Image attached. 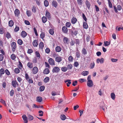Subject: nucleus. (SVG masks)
<instances>
[{"label": "nucleus", "instance_id": "e2e57ef3", "mask_svg": "<svg viewBox=\"0 0 123 123\" xmlns=\"http://www.w3.org/2000/svg\"><path fill=\"white\" fill-rule=\"evenodd\" d=\"M19 65L18 67L20 69H21V68L23 67L22 65L21 62H19Z\"/></svg>", "mask_w": 123, "mask_h": 123}, {"label": "nucleus", "instance_id": "a878e982", "mask_svg": "<svg viewBox=\"0 0 123 123\" xmlns=\"http://www.w3.org/2000/svg\"><path fill=\"white\" fill-rule=\"evenodd\" d=\"M6 36L8 39L11 37V36L10 33L8 32H6Z\"/></svg>", "mask_w": 123, "mask_h": 123}, {"label": "nucleus", "instance_id": "a19ab883", "mask_svg": "<svg viewBox=\"0 0 123 123\" xmlns=\"http://www.w3.org/2000/svg\"><path fill=\"white\" fill-rule=\"evenodd\" d=\"M82 53L83 55H85L87 54V52L86 49L83 48L82 50Z\"/></svg>", "mask_w": 123, "mask_h": 123}, {"label": "nucleus", "instance_id": "4468645a", "mask_svg": "<svg viewBox=\"0 0 123 123\" xmlns=\"http://www.w3.org/2000/svg\"><path fill=\"white\" fill-rule=\"evenodd\" d=\"M42 100V98L40 96H38L36 98V101L38 102H41Z\"/></svg>", "mask_w": 123, "mask_h": 123}, {"label": "nucleus", "instance_id": "0e129e2a", "mask_svg": "<svg viewBox=\"0 0 123 123\" xmlns=\"http://www.w3.org/2000/svg\"><path fill=\"white\" fill-rule=\"evenodd\" d=\"M71 25V23L70 22H67L66 24V26L68 27H69Z\"/></svg>", "mask_w": 123, "mask_h": 123}, {"label": "nucleus", "instance_id": "f704fd0d", "mask_svg": "<svg viewBox=\"0 0 123 123\" xmlns=\"http://www.w3.org/2000/svg\"><path fill=\"white\" fill-rule=\"evenodd\" d=\"M28 119L30 121L33 120V116L30 115H28Z\"/></svg>", "mask_w": 123, "mask_h": 123}, {"label": "nucleus", "instance_id": "a18cd8bd", "mask_svg": "<svg viewBox=\"0 0 123 123\" xmlns=\"http://www.w3.org/2000/svg\"><path fill=\"white\" fill-rule=\"evenodd\" d=\"M76 56L78 58H79L80 57V52L78 50L77 51L76 53Z\"/></svg>", "mask_w": 123, "mask_h": 123}, {"label": "nucleus", "instance_id": "c03bdc74", "mask_svg": "<svg viewBox=\"0 0 123 123\" xmlns=\"http://www.w3.org/2000/svg\"><path fill=\"white\" fill-rule=\"evenodd\" d=\"M34 106L33 107L34 108H43V106L42 105L41 106H37L35 104H34L33 105Z\"/></svg>", "mask_w": 123, "mask_h": 123}, {"label": "nucleus", "instance_id": "c9c22d12", "mask_svg": "<svg viewBox=\"0 0 123 123\" xmlns=\"http://www.w3.org/2000/svg\"><path fill=\"white\" fill-rule=\"evenodd\" d=\"M73 58L72 56H70L68 58V60L70 62H72L73 60Z\"/></svg>", "mask_w": 123, "mask_h": 123}, {"label": "nucleus", "instance_id": "3c124183", "mask_svg": "<svg viewBox=\"0 0 123 123\" xmlns=\"http://www.w3.org/2000/svg\"><path fill=\"white\" fill-rule=\"evenodd\" d=\"M14 93V90L12 89L10 92V95L11 96H13Z\"/></svg>", "mask_w": 123, "mask_h": 123}, {"label": "nucleus", "instance_id": "8fccbe9b", "mask_svg": "<svg viewBox=\"0 0 123 123\" xmlns=\"http://www.w3.org/2000/svg\"><path fill=\"white\" fill-rule=\"evenodd\" d=\"M86 81V80L84 79H80L79 80V81L81 83H82L83 82H85Z\"/></svg>", "mask_w": 123, "mask_h": 123}, {"label": "nucleus", "instance_id": "39448f33", "mask_svg": "<svg viewBox=\"0 0 123 123\" xmlns=\"http://www.w3.org/2000/svg\"><path fill=\"white\" fill-rule=\"evenodd\" d=\"M60 70V69L59 67H55L53 68L52 71L53 73H57Z\"/></svg>", "mask_w": 123, "mask_h": 123}, {"label": "nucleus", "instance_id": "de8ad7c7", "mask_svg": "<svg viewBox=\"0 0 123 123\" xmlns=\"http://www.w3.org/2000/svg\"><path fill=\"white\" fill-rule=\"evenodd\" d=\"M18 43L19 45H21L23 43V41L20 39H18Z\"/></svg>", "mask_w": 123, "mask_h": 123}, {"label": "nucleus", "instance_id": "58836bf2", "mask_svg": "<svg viewBox=\"0 0 123 123\" xmlns=\"http://www.w3.org/2000/svg\"><path fill=\"white\" fill-rule=\"evenodd\" d=\"M49 77H46L44 79V81L45 83H46L49 81Z\"/></svg>", "mask_w": 123, "mask_h": 123}, {"label": "nucleus", "instance_id": "e433bc0d", "mask_svg": "<svg viewBox=\"0 0 123 123\" xmlns=\"http://www.w3.org/2000/svg\"><path fill=\"white\" fill-rule=\"evenodd\" d=\"M45 87L44 86H41L39 88V90L40 92L43 91L45 89Z\"/></svg>", "mask_w": 123, "mask_h": 123}, {"label": "nucleus", "instance_id": "f03ea898", "mask_svg": "<svg viewBox=\"0 0 123 123\" xmlns=\"http://www.w3.org/2000/svg\"><path fill=\"white\" fill-rule=\"evenodd\" d=\"M12 86L14 88H16V86L19 85L18 83L16 80H12Z\"/></svg>", "mask_w": 123, "mask_h": 123}, {"label": "nucleus", "instance_id": "b1692460", "mask_svg": "<svg viewBox=\"0 0 123 123\" xmlns=\"http://www.w3.org/2000/svg\"><path fill=\"white\" fill-rule=\"evenodd\" d=\"M111 98L113 100H114L115 99L116 96L114 93H111Z\"/></svg>", "mask_w": 123, "mask_h": 123}, {"label": "nucleus", "instance_id": "473e14b6", "mask_svg": "<svg viewBox=\"0 0 123 123\" xmlns=\"http://www.w3.org/2000/svg\"><path fill=\"white\" fill-rule=\"evenodd\" d=\"M60 118L62 120H64L66 118V116L64 114H62L60 116Z\"/></svg>", "mask_w": 123, "mask_h": 123}, {"label": "nucleus", "instance_id": "37998d69", "mask_svg": "<svg viewBox=\"0 0 123 123\" xmlns=\"http://www.w3.org/2000/svg\"><path fill=\"white\" fill-rule=\"evenodd\" d=\"M51 94L53 96H55L56 95H60V94H58L57 92H55L54 91L52 92H51Z\"/></svg>", "mask_w": 123, "mask_h": 123}, {"label": "nucleus", "instance_id": "79ce46f5", "mask_svg": "<svg viewBox=\"0 0 123 123\" xmlns=\"http://www.w3.org/2000/svg\"><path fill=\"white\" fill-rule=\"evenodd\" d=\"M61 69L62 71L65 72L67 70L68 68L66 67H62L61 68Z\"/></svg>", "mask_w": 123, "mask_h": 123}, {"label": "nucleus", "instance_id": "0eeeda50", "mask_svg": "<svg viewBox=\"0 0 123 123\" xmlns=\"http://www.w3.org/2000/svg\"><path fill=\"white\" fill-rule=\"evenodd\" d=\"M62 60V57L59 55L57 57H55V61L58 63L61 62Z\"/></svg>", "mask_w": 123, "mask_h": 123}, {"label": "nucleus", "instance_id": "412c9836", "mask_svg": "<svg viewBox=\"0 0 123 123\" xmlns=\"http://www.w3.org/2000/svg\"><path fill=\"white\" fill-rule=\"evenodd\" d=\"M55 50L57 52H59L61 51V48L60 46H57L55 48Z\"/></svg>", "mask_w": 123, "mask_h": 123}, {"label": "nucleus", "instance_id": "680f3d73", "mask_svg": "<svg viewBox=\"0 0 123 123\" xmlns=\"http://www.w3.org/2000/svg\"><path fill=\"white\" fill-rule=\"evenodd\" d=\"M32 11L33 12H36V8L35 7L33 6L32 8Z\"/></svg>", "mask_w": 123, "mask_h": 123}, {"label": "nucleus", "instance_id": "f257e3e1", "mask_svg": "<svg viewBox=\"0 0 123 123\" xmlns=\"http://www.w3.org/2000/svg\"><path fill=\"white\" fill-rule=\"evenodd\" d=\"M12 49L13 52H15L17 48V45L16 43L14 42L12 43L11 44Z\"/></svg>", "mask_w": 123, "mask_h": 123}, {"label": "nucleus", "instance_id": "774afa93", "mask_svg": "<svg viewBox=\"0 0 123 123\" xmlns=\"http://www.w3.org/2000/svg\"><path fill=\"white\" fill-rule=\"evenodd\" d=\"M33 52V50L31 49H28L27 51V53L29 54H31Z\"/></svg>", "mask_w": 123, "mask_h": 123}, {"label": "nucleus", "instance_id": "13d9d810", "mask_svg": "<svg viewBox=\"0 0 123 123\" xmlns=\"http://www.w3.org/2000/svg\"><path fill=\"white\" fill-rule=\"evenodd\" d=\"M49 33L51 35H53L54 34V31L52 29H50L49 31Z\"/></svg>", "mask_w": 123, "mask_h": 123}, {"label": "nucleus", "instance_id": "6ab92c4d", "mask_svg": "<svg viewBox=\"0 0 123 123\" xmlns=\"http://www.w3.org/2000/svg\"><path fill=\"white\" fill-rule=\"evenodd\" d=\"M62 30L63 32L64 33H67L68 31L67 28L65 26L63 27L62 28Z\"/></svg>", "mask_w": 123, "mask_h": 123}, {"label": "nucleus", "instance_id": "dca6fc26", "mask_svg": "<svg viewBox=\"0 0 123 123\" xmlns=\"http://www.w3.org/2000/svg\"><path fill=\"white\" fill-rule=\"evenodd\" d=\"M77 21V19L75 17H73L71 19V23L73 24H75Z\"/></svg>", "mask_w": 123, "mask_h": 123}, {"label": "nucleus", "instance_id": "393cba45", "mask_svg": "<svg viewBox=\"0 0 123 123\" xmlns=\"http://www.w3.org/2000/svg\"><path fill=\"white\" fill-rule=\"evenodd\" d=\"M89 73V72L87 71H84L82 72L81 73V74L84 76L87 75Z\"/></svg>", "mask_w": 123, "mask_h": 123}, {"label": "nucleus", "instance_id": "2f4dec72", "mask_svg": "<svg viewBox=\"0 0 123 123\" xmlns=\"http://www.w3.org/2000/svg\"><path fill=\"white\" fill-rule=\"evenodd\" d=\"M10 58L13 60H15L16 58V56L14 54H12L11 55Z\"/></svg>", "mask_w": 123, "mask_h": 123}, {"label": "nucleus", "instance_id": "2eb2a0df", "mask_svg": "<svg viewBox=\"0 0 123 123\" xmlns=\"http://www.w3.org/2000/svg\"><path fill=\"white\" fill-rule=\"evenodd\" d=\"M58 4L57 2L55 0H53L52 3V5L55 8H56Z\"/></svg>", "mask_w": 123, "mask_h": 123}, {"label": "nucleus", "instance_id": "49530a36", "mask_svg": "<svg viewBox=\"0 0 123 123\" xmlns=\"http://www.w3.org/2000/svg\"><path fill=\"white\" fill-rule=\"evenodd\" d=\"M108 2L109 6L110 8H111L112 7V4L110 0H108Z\"/></svg>", "mask_w": 123, "mask_h": 123}, {"label": "nucleus", "instance_id": "20e7f679", "mask_svg": "<svg viewBox=\"0 0 123 123\" xmlns=\"http://www.w3.org/2000/svg\"><path fill=\"white\" fill-rule=\"evenodd\" d=\"M87 84L88 86L91 87L93 86V83L92 80H89L87 81Z\"/></svg>", "mask_w": 123, "mask_h": 123}, {"label": "nucleus", "instance_id": "603ef678", "mask_svg": "<svg viewBox=\"0 0 123 123\" xmlns=\"http://www.w3.org/2000/svg\"><path fill=\"white\" fill-rule=\"evenodd\" d=\"M105 45V46H108L110 44V42H108V41H106L104 42Z\"/></svg>", "mask_w": 123, "mask_h": 123}, {"label": "nucleus", "instance_id": "c756f323", "mask_svg": "<svg viewBox=\"0 0 123 123\" xmlns=\"http://www.w3.org/2000/svg\"><path fill=\"white\" fill-rule=\"evenodd\" d=\"M44 4L46 7H47L49 5L48 1L47 0H45L44 1Z\"/></svg>", "mask_w": 123, "mask_h": 123}, {"label": "nucleus", "instance_id": "9b49d317", "mask_svg": "<svg viewBox=\"0 0 123 123\" xmlns=\"http://www.w3.org/2000/svg\"><path fill=\"white\" fill-rule=\"evenodd\" d=\"M27 66L29 68L31 69L33 68V63L31 62H29L27 64Z\"/></svg>", "mask_w": 123, "mask_h": 123}, {"label": "nucleus", "instance_id": "ea45409f", "mask_svg": "<svg viewBox=\"0 0 123 123\" xmlns=\"http://www.w3.org/2000/svg\"><path fill=\"white\" fill-rule=\"evenodd\" d=\"M14 71L15 73L18 74L19 73L20 71L19 69L17 68L14 69Z\"/></svg>", "mask_w": 123, "mask_h": 123}, {"label": "nucleus", "instance_id": "6e6d98bb", "mask_svg": "<svg viewBox=\"0 0 123 123\" xmlns=\"http://www.w3.org/2000/svg\"><path fill=\"white\" fill-rule=\"evenodd\" d=\"M5 73L4 70L3 68H1L0 70V73L1 74H3Z\"/></svg>", "mask_w": 123, "mask_h": 123}, {"label": "nucleus", "instance_id": "f3484780", "mask_svg": "<svg viewBox=\"0 0 123 123\" xmlns=\"http://www.w3.org/2000/svg\"><path fill=\"white\" fill-rule=\"evenodd\" d=\"M68 39L66 37H64L63 39V41L66 44H68Z\"/></svg>", "mask_w": 123, "mask_h": 123}, {"label": "nucleus", "instance_id": "bb28decb", "mask_svg": "<svg viewBox=\"0 0 123 123\" xmlns=\"http://www.w3.org/2000/svg\"><path fill=\"white\" fill-rule=\"evenodd\" d=\"M42 20L43 23H45L47 20V18L45 16H43L42 18Z\"/></svg>", "mask_w": 123, "mask_h": 123}, {"label": "nucleus", "instance_id": "7c9ffc66", "mask_svg": "<svg viewBox=\"0 0 123 123\" xmlns=\"http://www.w3.org/2000/svg\"><path fill=\"white\" fill-rule=\"evenodd\" d=\"M26 13L28 17L30 16L31 15V12L29 10H27L26 12Z\"/></svg>", "mask_w": 123, "mask_h": 123}, {"label": "nucleus", "instance_id": "72a5a7b5", "mask_svg": "<svg viewBox=\"0 0 123 123\" xmlns=\"http://www.w3.org/2000/svg\"><path fill=\"white\" fill-rule=\"evenodd\" d=\"M3 28L2 27H0V34H3L4 33Z\"/></svg>", "mask_w": 123, "mask_h": 123}, {"label": "nucleus", "instance_id": "c85d7f7f", "mask_svg": "<svg viewBox=\"0 0 123 123\" xmlns=\"http://www.w3.org/2000/svg\"><path fill=\"white\" fill-rule=\"evenodd\" d=\"M44 46V44L43 42H41L39 44V48L42 49H43Z\"/></svg>", "mask_w": 123, "mask_h": 123}, {"label": "nucleus", "instance_id": "f8f14e48", "mask_svg": "<svg viewBox=\"0 0 123 123\" xmlns=\"http://www.w3.org/2000/svg\"><path fill=\"white\" fill-rule=\"evenodd\" d=\"M21 35L22 37L25 38L26 36L27 33L25 31H22L21 33Z\"/></svg>", "mask_w": 123, "mask_h": 123}, {"label": "nucleus", "instance_id": "5701e85b", "mask_svg": "<svg viewBox=\"0 0 123 123\" xmlns=\"http://www.w3.org/2000/svg\"><path fill=\"white\" fill-rule=\"evenodd\" d=\"M8 25L10 27H11L12 26L14 25V22L12 20L9 21L8 22Z\"/></svg>", "mask_w": 123, "mask_h": 123}, {"label": "nucleus", "instance_id": "864d4df0", "mask_svg": "<svg viewBox=\"0 0 123 123\" xmlns=\"http://www.w3.org/2000/svg\"><path fill=\"white\" fill-rule=\"evenodd\" d=\"M38 113H40L39 114V116H43V112L42 111H38Z\"/></svg>", "mask_w": 123, "mask_h": 123}, {"label": "nucleus", "instance_id": "4d7b16f0", "mask_svg": "<svg viewBox=\"0 0 123 123\" xmlns=\"http://www.w3.org/2000/svg\"><path fill=\"white\" fill-rule=\"evenodd\" d=\"M45 35L43 32H42L40 34V37L42 39H43L45 37Z\"/></svg>", "mask_w": 123, "mask_h": 123}, {"label": "nucleus", "instance_id": "09e8293b", "mask_svg": "<svg viewBox=\"0 0 123 123\" xmlns=\"http://www.w3.org/2000/svg\"><path fill=\"white\" fill-rule=\"evenodd\" d=\"M77 2L78 4L79 5H81L82 4V0H77Z\"/></svg>", "mask_w": 123, "mask_h": 123}, {"label": "nucleus", "instance_id": "7ed1b4c3", "mask_svg": "<svg viewBox=\"0 0 123 123\" xmlns=\"http://www.w3.org/2000/svg\"><path fill=\"white\" fill-rule=\"evenodd\" d=\"M48 62L51 65H55V61L52 58H49L48 60Z\"/></svg>", "mask_w": 123, "mask_h": 123}, {"label": "nucleus", "instance_id": "4c0bfd02", "mask_svg": "<svg viewBox=\"0 0 123 123\" xmlns=\"http://www.w3.org/2000/svg\"><path fill=\"white\" fill-rule=\"evenodd\" d=\"M35 54L36 56L37 57L38 59H39L40 58V55L38 52L37 51H36L35 52Z\"/></svg>", "mask_w": 123, "mask_h": 123}, {"label": "nucleus", "instance_id": "052dcab7", "mask_svg": "<svg viewBox=\"0 0 123 123\" xmlns=\"http://www.w3.org/2000/svg\"><path fill=\"white\" fill-rule=\"evenodd\" d=\"M82 18L85 21V22H86L87 20V18H86L85 15L84 13H83L82 14Z\"/></svg>", "mask_w": 123, "mask_h": 123}, {"label": "nucleus", "instance_id": "cd10ccee", "mask_svg": "<svg viewBox=\"0 0 123 123\" xmlns=\"http://www.w3.org/2000/svg\"><path fill=\"white\" fill-rule=\"evenodd\" d=\"M83 26L84 28L87 29L88 28V26L86 22H84L83 23Z\"/></svg>", "mask_w": 123, "mask_h": 123}, {"label": "nucleus", "instance_id": "4be33fe9", "mask_svg": "<svg viewBox=\"0 0 123 123\" xmlns=\"http://www.w3.org/2000/svg\"><path fill=\"white\" fill-rule=\"evenodd\" d=\"M95 66V63L94 62H92L90 64L89 66V68L90 69L93 68Z\"/></svg>", "mask_w": 123, "mask_h": 123}, {"label": "nucleus", "instance_id": "423d86ee", "mask_svg": "<svg viewBox=\"0 0 123 123\" xmlns=\"http://www.w3.org/2000/svg\"><path fill=\"white\" fill-rule=\"evenodd\" d=\"M32 71L33 74H36L38 72V68L36 67H35L32 69Z\"/></svg>", "mask_w": 123, "mask_h": 123}, {"label": "nucleus", "instance_id": "338daca9", "mask_svg": "<svg viewBox=\"0 0 123 123\" xmlns=\"http://www.w3.org/2000/svg\"><path fill=\"white\" fill-rule=\"evenodd\" d=\"M50 49L49 48H47L45 50L46 53L47 54L49 53L50 52Z\"/></svg>", "mask_w": 123, "mask_h": 123}, {"label": "nucleus", "instance_id": "bf43d9fd", "mask_svg": "<svg viewBox=\"0 0 123 123\" xmlns=\"http://www.w3.org/2000/svg\"><path fill=\"white\" fill-rule=\"evenodd\" d=\"M67 67V68L68 69H71L72 68L73 66L71 64H69L68 65Z\"/></svg>", "mask_w": 123, "mask_h": 123}, {"label": "nucleus", "instance_id": "1a4fd4ad", "mask_svg": "<svg viewBox=\"0 0 123 123\" xmlns=\"http://www.w3.org/2000/svg\"><path fill=\"white\" fill-rule=\"evenodd\" d=\"M20 11L19 10L17 9H16L14 12V13L15 16L17 17L20 14Z\"/></svg>", "mask_w": 123, "mask_h": 123}, {"label": "nucleus", "instance_id": "ddd939ff", "mask_svg": "<svg viewBox=\"0 0 123 123\" xmlns=\"http://www.w3.org/2000/svg\"><path fill=\"white\" fill-rule=\"evenodd\" d=\"M46 16L48 18L50 19L51 18V16L50 13L47 11H46Z\"/></svg>", "mask_w": 123, "mask_h": 123}, {"label": "nucleus", "instance_id": "6e6552de", "mask_svg": "<svg viewBox=\"0 0 123 123\" xmlns=\"http://www.w3.org/2000/svg\"><path fill=\"white\" fill-rule=\"evenodd\" d=\"M104 59L103 58H102L100 59L99 58L97 59L96 60L97 63H99L100 62L101 64L103 63L104 62Z\"/></svg>", "mask_w": 123, "mask_h": 123}, {"label": "nucleus", "instance_id": "a211bd4d", "mask_svg": "<svg viewBox=\"0 0 123 123\" xmlns=\"http://www.w3.org/2000/svg\"><path fill=\"white\" fill-rule=\"evenodd\" d=\"M49 70L48 68H45L43 71V73L44 74H47L49 73Z\"/></svg>", "mask_w": 123, "mask_h": 123}, {"label": "nucleus", "instance_id": "69168bd1", "mask_svg": "<svg viewBox=\"0 0 123 123\" xmlns=\"http://www.w3.org/2000/svg\"><path fill=\"white\" fill-rule=\"evenodd\" d=\"M74 66L75 67H77L79 65V64L77 62H75L74 64Z\"/></svg>", "mask_w": 123, "mask_h": 123}, {"label": "nucleus", "instance_id": "9d476101", "mask_svg": "<svg viewBox=\"0 0 123 123\" xmlns=\"http://www.w3.org/2000/svg\"><path fill=\"white\" fill-rule=\"evenodd\" d=\"M22 118L24 121L25 123H27L28 122V120L27 117L25 115H24L22 116Z\"/></svg>", "mask_w": 123, "mask_h": 123}, {"label": "nucleus", "instance_id": "5fc2aeb1", "mask_svg": "<svg viewBox=\"0 0 123 123\" xmlns=\"http://www.w3.org/2000/svg\"><path fill=\"white\" fill-rule=\"evenodd\" d=\"M19 27L16 26V27L14 29V31L15 32H17L19 30Z\"/></svg>", "mask_w": 123, "mask_h": 123}, {"label": "nucleus", "instance_id": "aec40b11", "mask_svg": "<svg viewBox=\"0 0 123 123\" xmlns=\"http://www.w3.org/2000/svg\"><path fill=\"white\" fill-rule=\"evenodd\" d=\"M32 44L34 47H37L38 45L37 41V40L34 41L33 42Z\"/></svg>", "mask_w": 123, "mask_h": 123}]
</instances>
